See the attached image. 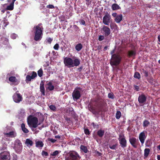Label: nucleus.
<instances>
[{"label":"nucleus","mask_w":160,"mask_h":160,"mask_svg":"<svg viewBox=\"0 0 160 160\" xmlns=\"http://www.w3.org/2000/svg\"><path fill=\"white\" fill-rule=\"evenodd\" d=\"M33 30L35 31L34 39L36 41L40 40L42 38L43 28L41 24L34 27Z\"/></svg>","instance_id":"1"},{"label":"nucleus","mask_w":160,"mask_h":160,"mask_svg":"<svg viewBox=\"0 0 160 160\" xmlns=\"http://www.w3.org/2000/svg\"><path fill=\"white\" fill-rule=\"evenodd\" d=\"M27 122L28 125L30 127L35 128L40 124L38 123V118L33 116L30 115L28 116L27 119Z\"/></svg>","instance_id":"2"},{"label":"nucleus","mask_w":160,"mask_h":160,"mask_svg":"<svg viewBox=\"0 0 160 160\" xmlns=\"http://www.w3.org/2000/svg\"><path fill=\"white\" fill-rule=\"evenodd\" d=\"M121 57L118 54H114L112 55L110 61V64L112 66H117L121 61Z\"/></svg>","instance_id":"3"},{"label":"nucleus","mask_w":160,"mask_h":160,"mask_svg":"<svg viewBox=\"0 0 160 160\" xmlns=\"http://www.w3.org/2000/svg\"><path fill=\"white\" fill-rule=\"evenodd\" d=\"M80 157L75 152L69 153L67 155L65 160H79Z\"/></svg>","instance_id":"4"},{"label":"nucleus","mask_w":160,"mask_h":160,"mask_svg":"<svg viewBox=\"0 0 160 160\" xmlns=\"http://www.w3.org/2000/svg\"><path fill=\"white\" fill-rule=\"evenodd\" d=\"M112 20L111 17L108 12L106 13L103 18L102 22L105 25H108Z\"/></svg>","instance_id":"5"},{"label":"nucleus","mask_w":160,"mask_h":160,"mask_svg":"<svg viewBox=\"0 0 160 160\" xmlns=\"http://www.w3.org/2000/svg\"><path fill=\"white\" fill-rule=\"evenodd\" d=\"M81 89L80 88H76L74 90L72 93V96L73 100L76 101L79 99L81 97L80 91Z\"/></svg>","instance_id":"6"},{"label":"nucleus","mask_w":160,"mask_h":160,"mask_svg":"<svg viewBox=\"0 0 160 160\" xmlns=\"http://www.w3.org/2000/svg\"><path fill=\"white\" fill-rule=\"evenodd\" d=\"M63 62L65 66L69 68L73 67L72 65H74L73 63L72 58H70L66 57L64 58Z\"/></svg>","instance_id":"7"},{"label":"nucleus","mask_w":160,"mask_h":160,"mask_svg":"<svg viewBox=\"0 0 160 160\" xmlns=\"http://www.w3.org/2000/svg\"><path fill=\"white\" fill-rule=\"evenodd\" d=\"M147 136V133L146 132L143 131L141 132L139 135V139L141 142L142 145L143 146L145 139Z\"/></svg>","instance_id":"8"},{"label":"nucleus","mask_w":160,"mask_h":160,"mask_svg":"<svg viewBox=\"0 0 160 160\" xmlns=\"http://www.w3.org/2000/svg\"><path fill=\"white\" fill-rule=\"evenodd\" d=\"M10 155L8 152H3L0 154V160H10Z\"/></svg>","instance_id":"9"},{"label":"nucleus","mask_w":160,"mask_h":160,"mask_svg":"<svg viewBox=\"0 0 160 160\" xmlns=\"http://www.w3.org/2000/svg\"><path fill=\"white\" fill-rule=\"evenodd\" d=\"M4 133L5 137H7L13 138L16 135V133L14 131H10L8 130L7 131L5 130Z\"/></svg>","instance_id":"10"},{"label":"nucleus","mask_w":160,"mask_h":160,"mask_svg":"<svg viewBox=\"0 0 160 160\" xmlns=\"http://www.w3.org/2000/svg\"><path fill=\"white\" fill-rule=\"evenodd\" d=\"M119 140L122 147L123 148L126 147V140L122 134L119 135Z\"/></svg>","instance_id":"11"},{"label":"nucleus","mask_w":160,"mask_h":160,"mask_svg":"<svg viewBox=\"0 0 160 160\" xmlns=\"http://www.w3.org/2000/svg\"><path fill=\"white\" fill-rule=\"evenodd\" d=\"M129 141L132 146L134 148H136L138 143V140L135 138H132L129 139Z\"/></svg>","instance_id":"12"},{"label":"nucleus","mask_w":160,"mask_h":160,"mask_svg":"<svg viewBox=\"0 0 160 160\" xmlns=\"http://www.w3.org/2000/svg\"><path fill=\"white\" fill-rule=\"evenodd\" d=\"M101 31L106 36H108L110 34V29L108 27L105 26H103L101 29Z\"/></svg>","instance_id":"13"},{"label":"nucleus","mask_w":160,"mask_h":160,"mask_svg":"<svg viewBox=\"0 0 160 160\" xmlns=\"http://www.w3.org/2000/svg\"><path fill=\"white\" fill-rule=\"evenodd\" d=\"M13 99L14 101L16 103H19L20 101V95L19 91H17L15 93L13 96Z\"/></svg>","instance_id":"14"},{"label":"nucleus","mask_w":160,"mask_h":160,"mask_svg":"<svg viewBox=\"0 0 160 160\" xmlns=\"http://www.w3.org/2000/svg\"><path fill=\"white\" fill-rule=\"evenodd\" d=\"M73 63L74 65H73V67H77L78 66L80 63V60L78 58L76 57H73L72 58Z\"/></svg>","instance_id":"15"},{"label":"nucleus","mask_w":160,"mask_h":160,"mask_svg":"<svg viewBox=\"0 0 160 160\" xmlns=\"http://www.w3.org/2000/svg\"><path fill=\"white\" fill-rule=\"evenodd\" d=\"M146 100V97L143 94L139 96L138 98V102L140 103H144L145 102Z\"/></svg>","instance_id":"16"},{"label":"nucleus","mask_w":160,"mask_h":160,"mask_svg":"<svg viewBox=\"0 0 160 160\" xmlns=\"http://www.w3.org/2000/svg\"><path fill=\"white\" fill-rule=\"evenodd\" d=\"M9 80L10 82H12L14 84L17 85L19 83V82L18 81L17 79L15 77L13 76L10 77L9 78Z\"/></svg>","instance_id":"17"},{"label":"nucleus","mask_w":160,"mask_h":160,"mask_svg":"<svg viewBox=\"0 0 160 160\" xmlns=\"http://www.w3.org/2000/svg\"><path fill=\"white\" fill-rule=\"evenodd\" d=\"M15 1L16 0H12V1H10L9 0H8L9 2H11V3L10 5L7 6L6 8L7 10H13V9L14 3Z\"/></svg>","instance_id":"18"},{"label":"nucleus","mask_w":160,"mask_h":160,"mask_svg":"<svg viewBox=\"0 0 160 160\" xmlns=\"http://www.w3.org/2000/svg\"><path fill=\"white\" fill-rule=\"evenodd\" d=\"M88 107L89 111L91 112L94 114H96L98 113V112L96 109L95 107L92 106L91 105H89Z\"/></svg>","instance_id":"19"},{"label":"nucleus","mask_w":160,"mask_h":160,"mask_svg":"<svg viewBox=\"0 0 160 160\" xmlns=\"http://www.w3.org/2000/svg\"><path fill=\"white\" fill-rule=\"evenodd\" d=\"M40 91L43 95H44L45 94V88L44 86V83L43 81H42L40 84Z\"/></svg>","instance_id":"20"},{"label":"nucleus","mask_w":160,"mask_h":160,"mask_svg":"<svg viewBox=\"0 0 160 160\" xmlns=\"http://www.w3.org/2000/svg\"><path fill=\"white\" fill-rule=\"evenodd\" d=\"M122 14L117 15L116 18L114 19L115 21L118 23H119L122 20Z\"/></svg>","instance_id":"21"},{"label":"nucleus","mask_w":160,"mask_h":160,"mask_svg":"<svg viewBox=\"0 0 160 160\" xmlns=\"http://www.w3.org/2000/svg\"><path fill=\"white\" fill-rule=\"evenodd\" d=\"M26 145L28 147H30L32 146L33 142L32 141L29 139H27L25 142Z\"/></svg>","instance_id":"22"},{"label":"nucleus","mask_w":160,"mask_h":160,"mask_svg":"<svg viewBox=\"0 0 160 160\" xmlns=\"http://www.w3.org/2000/svg\"><path fill=\"white\" fill-rule=\"evenodd\" d=\"M47 88L50 91H52L54 89V87L51 82H50L47 83Z\"/></svg>","instance_id":"23"},{"label":"nucleus","mask_w":160,"mask_h":160,"mask_svg":"<svg viewBox=\"0 0 160 160\" xmlns=\"http://www.w3.org/2000/svg\"><path fill=\"white\" fill-rule=\"evenodd\" d=\"M20 148V141L19 140H17L14 143V148L15 150L17 148Z\"/></svg>","instance_id":"24"},{"label":"nucleus","mask_w":160,"mask_h":160,"mask_svg":"<svg viewBox=\"0 0 160 160\" xmlns=\"http://www.w3.org/2000/svg\"><path fill=\"white\" fill-rule=\"evenodd\" d=\"M36 147L37 148H42L43 146V143L41 141H36Z\"/></svg>","instance_id":"25"},{"label":"nucleus","mask_w":160,"mask_h":160,"mask_svg":"<svg viewBox=\"0 0 160 160\" xmlns=\"http://www.w3.org/2000/svg\"><path fill=\"white\" fill-rule=\"evenodd\" d=\"M21 128L22 131L25 133H27L29 132V131L26 128L25 125L24 123H22L21 124Z\"/></svg>","instance_id":"26"},{"label":"nucleus","mask_w":160,"mask_h":160,"mask_svg":"<svg viewBox=\"0 0 160 160\" xmlns=\"http://www.w3.org/2000/svg\"><path fill=\"white\" fill-rule=\"evenodd\" d=\"M150 152V149L148 148H146L144 150V156L145 158L148 157Z\"/></svg>","instance_id":"27"},{"label":"nucleus","mask_w":160,"mask_h":160,"mask_svg":"<svg viewBox=\"0 0 160 160\" xmlns=\"http://www.w3.org/2000/svg\"><path fill=\"white\" fill-rule=\"evenodd\" d=\"M82 45L81 43H78L75 46V49L78 51H80L82 48Z\"/></svg>","instance_id":"28"},{"label":"nucleus","mask_w":160,"mask_h":160,"mask_svg":"<svg viewBox=\"0 0 160 160\" xmlns=\"http://www.w3.org/2000/svg\"><path fill=\"white\" fill-rule=\"evenodd\" d=\"M112 8L113 10H117L119 9L120 8L117 4H113L112 5Z\"/></svg>","instance_id":"29"},{"label":"nucleus","mask_w":160,"mask_h":160,"mask_svg":"<svg viewBox=\"0 0 160 160\" xmlns=\"http://www.w3.org/2000/svg\"><path fill=\"white\" fill-rule=\"evenodd\" d=\"M104 131L103 130H100L97 132L98 135L100 137H102L104 135Z\"/></svg>","instance_id":"30"},{"label":"nucleus","mask_w":160,"mask_h":160,"mask_svg":"<svg viewBox=\"0 0 160 160\" xmlns=\"http://www.w3.org/2000/svg\"><path fill=\"white\" fill-rule=\"evenodd\" d=\"M80 148L82 151H83L85 153H87L88 152V149L87 147L83 145L81 146Z\"/></svg>","instance_id":"31"},{"label":"nucleus","mask_w":160,"mask_h":160,"mask_svg":"<svg viewBox=\"0 0 160 160\" xmlns=\"http://www.w3.org/2000/svg\"><path fill=\"white\" fill-rule=\"evenodd\" d=\"M134 77L138 79H140L141 77L140 73L137 72H135L134 75Z\"/></svg>","instance_id":"32"},{"label":"nucleus","mask_w":160,"mask_h":160,"mask_svg":"<svg viewBox=\"0 0 160 160\" xmlns=\"http://www.w3.org/2000/svg\"><path fill=\"white\" fill-rule=\"evenodd\" d=\"M110 27L111 29H117V26L114 23H112L110 24Z\"/></svg>","instance_id":"33"},{"label":"nucleus","mask_w":160,"mask_h":160,"mask_svg":"<svg viewBox=\"0 0 160 160\" xmlns=\"http://www.w3.org/2000/svg\"><path fill=\"white\" fill-rule=\"evenodd\" d=\"M38 74L39 77H41L42 76L43 74V71L42 68H40L38 71Z\"/></svg>","instance_id":"34"},{"label":"nucleus","mask_w":160,"mask_h":160,"mask_svg":"<svg viewBox=\"0 0 160 160\" xmlns=\"http://www.w3.org/2000/svg\"><path fill=\"white\" fill-rule=\"evenodd\" d=\"M150 124L149 122L147 120H145L143 123V126L144 127H147Z\"/></svg>","instance_id":"35"},{"label":"nucleus","mask_w":160,"mask_h":160,"mask_svg":"<svg viewBox=\"0 0 160 160\" xmlns=\"http://www.w3.org/2000/svg\"><path fill=\"white\" fill-rule=\"evenodd\" d=\"M121 116V112L119 111H118L117 112L116 114V118L117 119H119Z\"/></svg>","instance_id":"36"},{"label":"nucleus","mask_w":160,"mask_h":160,"mask_svg":"<svg viewBox=\"0 0 160 160\" xmlns=\"http://www.w3.org/2000/svg\"><path fill=\"white\" fill-rule=\"evenodd\" d=\"M58 153V151L57 150H56L53 152L51 153V155L52 156H55L57 155Z\"/></svg>","instance_id":"37"},{"label":"nucleus","mask_w":160,"mask_h":160,"mask_svg":"<svg viewBox=\"0 0 160 160\" xmlns=\"http://www.w3.org/2000/svg\"><path fill=\"white\" fill-rule=\"evenodd\" d=\"M32 79H33L31 76L30 75H27L26 78V80L30 81H31Z\"/></svg>","instance_id":"38"},{"label":"nucleus","mask_w":160,"mask_h":160,"mask_svg":"<svg viewBox=\"0 0 160 160\" xmlns=\"http://www.w3.org/2000/svg\"><path fill=\"white\" fill-rule=\"evenodd\" d=\"M135 53V52L133 51H130L128 52V55L129 56H131L134 55Z\"/></svg>","instance_id":"39"},{"label":"nucleus","mask_w":160,"mask_h":160,"mask_svg":"<svg viewBox=\"0 0 160 160\" xmlns=\"http://www.w3.org/2000/svg\"><path fill=\"white\" fill-rule=\"evenodd\" d=\"M37 76V73L34 72H32V75L31 76V77H32V78L33 79H34Z\"/></svg>","instance_id":"40"},{"label":"nucleus","mask_w":160,"mask_h":160,"mask_svg":"<svg viewBox=\"0 0 160 160\" xmlns=\"http://www.w3.org/2000/svg\"><path fill=\"white\" fill-rule=\"evenodd\" d=\"M49 108L50 109L53 111H55L56 109V107L52 105H50L49 106Z\"/></svg>","instance_id":"41"},{"label":"nucleus","mask_w":160,"mask_h":160,"mask_svg":"<svg viewBox=\"0 0 160 160\" xmlns=\"http://www.w3.org/2000/svg\"><path fill=\"white\" fill-rule=\"evenodd\" d=\"M42 155L43 156H47L48 155V154L47 152L42 151Z\"/></svg>","instance_id":"42"},{"label":"nucleus","mask_w":160,"mask_h":160,"mask_svg":"<svg viewBox=\"0 0 160 160\" xmlns=\"http://www.w3.org/2000/svg\"><path fill=\"white\" fill-rule=\"evenodd\" d=\"M48 141H50L51 142H52L53 143L57 141V140L53 139L52 138H48Z\"/></svg>","instance_id":"43"},{"label":"nucleus","mask_w":160,"mask_h":160,"mask_svg":"<svg viewBox=\"0 0 160 160\" xmlns=\"http://www.w3.org/2000/svg\"><path fill=\"white\" fill-rule=\"evenodd\" d=\"M59 47V44L58 43L56 44L54 46L53 48L55 50H58Z\"/></svg>","instance_id":"44"},{"label":"nucleus","mask_w":160,"mask_h":160,"mask_svg":"<svg viewBox=\"0 0 160 160\" xmlns=\"http://www.w3.org/2000/svg\"><path fill=\"white\" fill-rule=\"evenodd\" d=\"M11 38L13 39H15L17 37V35L14 33L12 34L11 35Z\"/></svg>","instance_id":"45"},{"label":"nucleus","mask_w":160,"mask_h":160,"mask_svg":"<svg viewBox=\"0 0 160 160\" xmlns=\"http://www.w3.org/2000/svg\"><path fill=\"white\" fill-rule=\"evenodd\" d=\"M104 39V37L103 36L101 35L99 37L98 40L100 41H101Z\"/></svg>","instance_id":"46"},{"label":"nucleus","mask_w":160,"mask_h":160,"mask_svg":"<svg viewBox=\"0 0 160 160\" xmlns=\"http://www.w3.org/2000/svg\"><path fill=\"white\" fill-rule=\"evenodd\" d=\"M84 133L85 134L88 135L89 134V132L88 129H85L84 130Z\"/></svg>","instance_id":"47"},{"label":"nucleus","mask_w":160,"mask_h":160,"mask_svg":"<svg viewBox=\"0 0 160 160\" xmlns=\"http://www.w3.org/2000/svg\"><path fill=\"white\" fill-rule=\"evenodd\" d=\"M116 145H110L109 146V148L111 149H115L116 147Z\"/></svg>","instance_id":"48"},{"label":"nucleus","mask_w":160,"mask_h":160,"mask_svg":"<svg viewBox=\"0 0 160 160\" xmlns=\"http://www.w3.org/2000/svg\"><path fill=\"white\" fill-rule=\"evenodd\" d=\"M108 97L109 98H113V94L112 93H109L108 95Z\"/></svg>","instance_id":"49"},{"label":"nucleus","mask_w":160,"mask_h":160,"mask_svg":"<svg viewBox=\"0 0 160 160\" xmlns=\"http://www.w3.org/2000/svg\"><path fill=\"white\" fill-rule=\"evenodd\" d=\"M47 7L49 8L52 9L54 8V6L52 5H49L47 6Z\"/></svg>","instance_id":"50"},{"label":"nucleus","mask_w":160,"mask_h":160,"mask_svg":"<svg viewBox=\"0 0 160 160\" xmlns=\"http://www.w3.org/2000/svg\"><path fill=\"white\" fill-rule=\"evenodd\" d=\"M52 39L50 38H48L47 39V41L48 42H49V43H50L52 41Z\"/></svg>","instance_id":"51"},{"label":"nucleus","mask_w":160,"mask_h":160,"mask_svg":"<svg viewBox=\"0 0 160 160\" xmlns=\"http://www.w3.org/2000/svg\"><path fill=\"white\" fill-rule=\"evenodd\" d=\"M80 22L81 24L83 25H84L85 24V22L84 20H81Z\"/></svg>","instance_id":"52"},{"label":"nucleus","mask_w":160,"mask_h":160,"mask_svg":"<svg viewBox=\"0 0 160 160\" xmlns=\"http://www.w3.org/2000/svg\"><path fill=\"white\" fill-rule=\"evenodd\" d=\"M134 88H135V89L136 91H139V87L138 86H134Z\"/></svg>","instance_id":"53"},{"label":"nucleus","mask_w":160,"mask_h":160,"mask_svg":"<svg viewBox=\"0 0 160 160\" xmlns=\"http://www.w3.org/2000/svg\"><path fill=\"white\" fill-rule=\"evenodd\" d=\"M144 76L145 77H147L148 75V72H146V71H145L144 72Z\"/></svg>","instance_id":"54"},{"label":"nucleus","mask_w":160,"mask_h":160,"mask_svg":"<svg viewBox=\"0 0 160 160\" xmlns=\"http://www.w3.org/2000/svg\"><path fill=\"white\" fill-rule=\"evenodd\" d=\"M112 16L114 17H116L117 16V13H113L112 14Z\"/></svg>","instance_id":"55"},{"label":"nucleus","mask_w":160,"mask_h":160,"mask_svg":"<svg viewBox=\"0 0 160 160\" xmlns=\"http://www.w3.org/2000/svg\"><path fill=\"white\" fill-rule=\"evenodd\" d=\"M55 138L59 139L60 138V136L59 135H57L55 136Z\"/></svg>","instance_id":"56"},{"label":"nucleus","mask_w":160,"mask_h":160,"mask_svg":"<svg viewBox=\"0 0 160 160\" xmlns=\"http://www.w3.org/2000/svg\"><path fill=\"white\" fill-rule=\"evenodd\" d=\"M157 159L158 160H160V155H158L157 156Z\"/></svg>","instance_id":"57"},{"label":"nucleus","mask_w":160,"mask_h":160,"mask_svg":"<svg viewBox=\"0 0 160 160\" xmlns=\"http://www.w3.org/2000/svg\"><path fill=\"white\" fill-rule=\"evenodd\" d=\"M74 27L76 29H78V27L76 25H74Z\"/></svg>","instance_id":"58"},{"label":"nucleus","mask_w":160,"mask_h":160,"mask_svg":"<svg viewBox=\"0 0 160 160\" xmlns=\"http://www.w3.org/2000/svg\"><path fill=\"white\" fill-rule=\"evenodd\" d=\"M158 39L159 42H160V36H159L158 37Z\"/></svg>","instance_id":"59"},{"label":"nucleus","mask_w":160,"mask_h":160,"mask_svg":"<svg viewBox=\"0 0 160 160\" xmlns=\"http://www.w3.org/2000/svg\"><path fill=\"white\" fill-rule=\"evenodd\" d=\"M114 53V50L112 51L111 52V54H112Z\"/></svg>","instance_id":"60"},{"label":"nucleus","mask_w":160,"mask_h":160,"mask_svg":"<svg viewBox=\"0 0 160 160\" xmlns=\"http://www.w3.org/2000/svg\"><path fill=\"white\" fill-rule=\"evenodd\" d=\"M157 148L159 150H160V145L158 146L157 147Z\"/></svg>","instance_id":"61"},{"label":"nucleus","mask_w":160,"mask_h":160,"mask_svg":"<svg viewBox=\"0 0 160 160\" xmlns=\"http://www.w3.org/2000/svg\"><path fill=\"white\" fill-rule=\"evenodd\" d=\"M13 90L15 91H16V90H17V88H16L15 87V88H13Z\"/></svg>","instance_id":"62"},{"label":"nucleus","mask_w":160,"mask_h":160,"mask_svg":"<svg viewBox=\"0 0 160 160\" xmlns=\"http://www.w3.org/2000/svg\"><path fill=\"white\" fill-rule=\"evenodd\" d=\"M107 47H105L104 48V50H107Z\"/></svg>","instance_id":"63"},{"label":"nucleus","mask_w":160,"mask_h":160,"mask_svg":"<svg viewBox=\"0 0 160 160\" xmlns=\"http://www.w3.org/2000/svg\"><path fill=\"white\" fill-rule=\"evenodd\" d=\"M158 62L160 64V60L158 61Z\"/></svg>","instance_id":"64"}]
</instances>
